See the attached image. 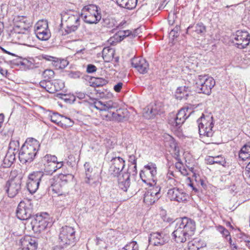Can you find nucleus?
Masks as SVG:
<instances>
[{"label":"nucleus","mask_w":250,"mask_h":250,"mask_svg":"<svg viewBox=\"0 0 250 250\" xmlns=\"http://www.w3.org/2000/svg\"><path fill=\"white\" fill-rule=\"evenodd\" d=\"M45 90L50 93H54V90L53 88V81H51L50 80H48V83L46 85V88Z\"/></svg>","instance_id":"52"},{"label":"nucleus","mask_w":250,"mask_h":250,"mask_svg":"<svg viewBox=\"0 0 250 250\" xmlns=\"http://www.w3.org/2000/svg\"><path fill=\"white\" fill-rule=\"evenodd\" d=\"M35 33L39 40L42 41L48 40L51 37V33L48 29L47 21H39L35 26Z\"/></svg>","instance_id":"10"},{"label":"nucleus","mask_w":250,"mask_h":250,"mask_svg":"<svg viewBox=\"0 0 250 250\" xmlns=\"http://www.w3.org/2000/svg\"><path fill=\"white\" fill-rule=\"evenodd\" d=\"M185 121L184 120H182L181 118L174 117V118H171L169 119L168 123L173 127L179 128L181 126Z\"/></svg>","instance_id":"35"},{"label":"nucleus","mask_w":250,"mask_h":250,"mask_svg":"<svg viewBox=\"0 0 250 250\" xmlns=\"http://www.w3.org/2000/svg\"><path fill=\"white\" fill-rule=\"evenodd\" d=\"M163 112L162 104L157 102L154 104H150L149 105L144 108L143 116L149 119L154 117L155 115L161 114Z\"/></svg>","instance_id":"13"},{"label":"nucleus","mask_w":250,"mask_h":250,"mask_svg":"<svg viewBox=\"0 0 250 250\" xmlns=\"http://www.w3.org/2000/svg\"><path fill=\"white\" fill-rule=\"evenodd\" d=\"M207 163L210 165L217 164L220 165L224 166L226 163L225 159L221 155H218L215 157H209L207 159Z\"/></svg>","instance_id":"31"},{"label":"nucleus","mask_w":250,"mask_h":250,"mask_svg":"<svg viewBox=\"0 0 250 250\" xmlns=\"http://www.w3.org/2000/svg\"><path fill=\"white\" fill-rule=\"evenodd\" d=\"M40 147L39 142L33 138L26 139L19 153V159L22 164L30 163L35 158Z\"/></svg>","instance_id":"2"},{"label":"nucleus","mask_w":250,"mask_h":250,"mask_svg":"<svg viewBox=\"0 0 250 250\" xmlns=\"http://www.w3.org/2000/svg\"><path fill=\"white\" fill-rule=\"evenodd\" d=\"M194 31L198 34L203 33L206 31V27L203 23H198L194 26Z\"/></svg>","instance_id":"45"},{"label":"nucleus","mask_w":250,"mask_h":250,"mask_svg":"<svg viewBox=\"0 0 250 250\" xmlns=\"http://www.w3.org/2000/svg\"><path fill=\"white\" fill-rule=\"evenodd\" d=\"M68 64V62L66 61L62 60L61 61H59L58 60V62H56L55 65L56 66H58L60 68H63L65 67Z\"/></svg>","instance_id":"56"},{"label":"nucleus","mask_w":250,"mask_h":250,"mask_svg":"<svg viewBox=\"0 0 250 250\" xmlns=\"http://www.w3.org/2000/svg\"><path fill=\"white\" fill-rule=\"evenodd\" d=\"M118 35L120 41L124 40L127 37H131V38H132L135 36V34L132 33V31L129 30L120 31L118 32Z\"/></svg>","instance_id":"41"},{"label":"nucleus","mask_w":250,"mask_h":250,"mask_svg":"<svg viewBox=\"0 0 250 250\" xmlns=\"http://www.w3.org/2000/svg\"><path fill=\"white\" fill-rule=\"evenodd\" d=\"M123 85V84L122 83H118L117 84L114 85V90L117 92H120L121 88H122Z\"/></svg>","instance_id":"60"},{"label":"nucleus","mask_w":250,"mask_h":250,"mask_svg":"<svg viewBox=\"0 0 250 250\" xmlns=\"http://www.w3.org/2000/svg\"><path fill=\"white\" fill-rule=\"evenodd\" d=\"M195 230V222L185 217L177 220L175 229L172 235L177 243H185L194 235Z\"/></svg>","instance_id":"1"},{"label":"nucleus","mask_w":250,"mask_h":250,"mask_svg":"<svg viewBox=\"0 0 250 250\" xmlns=\"http://www.w3.org/2000/svg\"><path fill=\"white\" fill-rule=\"evenodd\" d=\"M167 196L171 201L182 202L187 200L188 195L182 189L172 188L168 190Z\"/></svg>","instance_id":"17"},{"label":"nucleus","mask_w":250,"mask_h":250,"mask_svg":"<svg viewBox=\"0 0 250 250\" xmlns=\"http://www.w3.org/2000/svg\"><path fill=\"white\" fill-rule=\"evenodd\" d=\"M62 118H63V116L57 113H54L50 115V120L51 122L62 127L63 124L62 123Z\"/></svg>","instance_id":"37"},{"label":"nucleus","mask_w":250,"mask_h":250,"mask_svg":"<svg viewBox=\"0 0 250 250\" xmlns=\"http://www.w3.org/2000/svg\"><path fill=\"white\" fill-rule=\"evenodd\" d=\"M43 58L47 61H52L54 62V65H55L56 62H58V59L51 56L45 55L43 56Z\"/></svg>","instance_id":"57"},{"label":"nucleus","mask_w":250,"mask_h":250,"mask_svg":"<svg viewBox=\"0 0 250 250\" xmlns=\"http://www.w3.org/2000/svg\"><path fill=\"white\" fill-rule=\"evenodd\" d=\"M169 237L163 232H156L149 235L148 242L149 245L162 246L168 241Z\"/></svg>","instance_id":"15"},{"label":"nucleus","mask_w":250,"mask_h":250,"mask_svg":"<svg viewBox=\"0 0 250 250\" xmlns=\"http://www.w3.org/2000/svg\"><path fill=\"white\" fill-rule=\"evenodd\" d=\"M157 167L153 163L145 165L140 173L143 182L150 186L157 185Z\"/></svg>","instance_id":"3"},{"label":"nucleus","mask_w":250,"mask_h":250,"mask_svg":"<svg viewBox=\"0 0 250 250\" xmlns=\"http://www.w3.org/2000/svg\"><path fill=\"white\" fill-rule=\"evenodd\" d=\"M16 159V154L14 152L13 155L7 154L3 160L4 167H10L13 164L14 161Z\"/></svg>","instance_id":"36"},{"label":"nucleus","mask_w":250,"mask_h":250,"mask_svg":"<svg viewBox=\"0 0 250 250\" xmlns=\"http://www.w3.org/2000/svg\"><path fill=\"white\" fill-rule=\"evenodd\" d=\"M117 4L127 9H132L137 4V0H116Z\"/></svg>","instance_id":"28"},{"label":"nucleus","mask_w":250,"mask_h":250,"mask_svg":"<svg viewBox=\"0 0 250 250\" xmlns=\"http://www.w3.org/2000/svg\"><path fill=\"white\" fill-rule=\"evenodd\" d=\"M31 24L30 19L27 17H17V32L19 31H29Z\"/></svg>","instance_id":"21"},{"label":"nucleus","mask_w":250,"mask_h":250,"mask_svg":"<svg viewBox=\"0 0 250 250\" xmlns=\"http://www.w3.org/2000/svg\"><path fill=\"white\" fill-rule=\"evenodd\" d=\"M80 15L85 22L89 24L97 23L102 17L97 6L92 4L83 7Z\"/></svg>","instance_id":"6"},{"label":"nucleus","mask_w":250,"mask_h":250,"mask_svg":"<svg viewBox=\"0 0 250 250\" xmlns=\"http://www.w3.org/2000/svg\"><path fill=\"white\" fill-rule=\"evenodd\" d=\"M103 119L106 120H113L112 116V113L108 112L107 113H103L102 115Z\"/></svg>","instance_id":"59"},{"label":"nucleus","mask_w":250,"mask_h":250,"mask_svg":"<svg viewBox=\"0 0 250 250\" xmlns=\"http://www.w3.org/2000/svg\"><path fill=\"white\" fill-rule=\"evenodd\" d=\"M97 70L96 67L92 64L87 65L86 68V72L88 73H92L95 72Z\"/></svg>","instance_id":"58"},{"label":"nucleus","mask_w":250,"mask_h":250,"mask_svg":"<svg viewBox=\"0 0 250 250\" xmlns=\"http://www.w3.org/2000/svg\"><path fill=\"white\" fill-rule=\"evenodd\" d=\"M108 81L102 78H93L91 79L90 85L93 87L102 86L107 83Z\"/></svg>","instance_id":"33"},{"label":"nucleus","mask_w":250,"mask_h":250,"mask_svg":"<svg viewBox=\"0 0 250 250\" xmlns=\"http://www.w3.org/2000/svg\"><path fill=\"white\" fill-rule=\"evenodd\" d=\"M17 39L18 42L17 43L24 45H29L32 41L29 31H19L17 32Z\"/></svg>","instance_id":"22"},{"label":"nucleus","mask_w":250,"mask_h":250,"mask_svg":"<svg viewBox=\"0 0 250 250\" xmlns=\"http://www.w3.org/2000/svg\"><path fill=\"white\" fill-rule=\"evenodd\" d=\"M111 163L109 172L113 176H116L123 169L125 166V161L121 157H115L111 159Z\"/></svg>","instance_id":"16"},{"label":"nucleus","mask_w":250,"mask_h":250,"mask_svg":"<svg viewBox=\"0 0 250 250\" xmlns=\"http://www.w3.org/2000/svg\"><path fill=\"white\" fill-rule=\"evenodd\" d=\"M60 179L62 181V182H64V183H66L69 180H70L71 179H72V176L71 174H61L60 176Z\"/></svg>","instance_id":"53"},{"label":"nucleus","mask_w":250,"mask_h":250,"mask_svg":"<svg viewBox=\"0 0 250 250\" xmlns=\"http://www.w3.org/2000/svg\"><path fill=\"white\" fill-rule=\"evenodd\" d=\"M130 171L125 173L122 177L119 179V187L124 191H126L130 186Z\"/></svg>","instance_id":"25"},{"label":"nucleus","mask_w":250,"mask_h":250,"mask_svg":"<svg viewBox=\"0 0 250 250\" xmlns=\"http://www.w3.org/2000/svg\"><path fill=\"white\" fill-rule=\"evenodd\" d=\"M101 104H102V101L95 100L91 104V106L101 111Z\"/></svg>","instance_id":"54"},{"label":"nucleus","mask_w":250,"mask_h":250,"mask_svg":"<svg viewBox=\"0 0 250 250\" xmlns=\"http://www.w3.org/2000/svg\"><path fill=\"white\" fill-rule=\"evenodd\" d=\"M54 72L51 69H46L44 71L43 76L45 80H49L54 76Z\"/></svg>","instance_id":"47"},{"label":"nucleus","mask_w":250,"mask_h":250,"mask_svg":"<svg viewBox=\"0 0 250 250\" xmlns=\"http://www.w3.org/2000/svg\"><path fill=\"white\" fill-rule=\"evenodd\" d=\"M190 87L188 86H181L178 87L176 91L175 96L177 99L187 100L191 94Z\"/></svg>","instance_id":"24"},{"label":"nucleus","mask_w":250,"mask_h":250,"mask_svg":"<svg viewBox=\"0 0 250 250\" xmlns=\"http://www.w3.org/2000/svg\"><path fill=\"white\" fill-rule=\"evenodd\" d=\"M239 157L243 161L250 158V142L245 144L239 152Z\"/></svg>","instance_id":"29"},{"label":"nucleus","mask_w":250,"mask_h":250,"mask_svg":"<svg viewBox=\"0 0 250 250\" xmlns=\"http://www.w3.org/2000/svg\"><path fill=\"white\" fill-rule=\"evenodd\" d=\"M19 241L18 244L19 246L18 248L21 250H36L38 243L37 240L35 238H31L29 236H19L17 237V241Z\"/></svg>","instance_id":"11"},{"label":"nucleus","mask_w":250,"mask_h":250,"mask_svg":"<svg viewBox=\"0 0 250 250\" xmlns=\"http://www.w3.org/2000/svg\"><path fill=\"white\" fill-rule=\"evenodd\" d=\"M188 250H198L192 241L189 242L188 243Z\"/></svg>","instance_id":"61"},{"label":"nucleus","mask_w":250,"mask_h":250,"mask_svg":"<svg viewBox=\"0 0 250 250\" xmlns=\"http://www.w3.org/2000/svg\"><path fill=\"white\" fill-rule=\"evenodd\" d=\"M48 83V80H44L42 81L40 83V85L43 88L45 89L46 88V85Z\"/></svg>","instance_id":"62"},{"label":"nucleus","mask_w":250,"mask_h":250,"mask_svg":"<svg viewBox=\"0 0 250 250\" xmlns=\"http://www.w3.org/2000/svg\"><path fill=\"white\" fill-rule=\"evenodd\" d=\"M44 171L42 172L44 174V177L47 179L48 176L51 175L56 171L55 162L51 163H44Z\"/></svg>","instance_id":"30"},{"label":"nucleus","mask_w":250,"mask_h":250,"mask_svg":"<svg viewBox=\"0 0 250 250\" xmlns=\"http://www.w3.org/2000/svg\"><path fill=\"white\" fill-rule=\"evenodd\" d=\"M153 187L147 190L144 194V202L147 205H151L161 196V188L159 185Z\"/></svg>","instance_id":"12"},{"label":"nucleus","mask_w":250,"mask_h":250,"mask_svg":"<svg viewBox=\"0 0 250 250\" xmlns=\"http://www.w3.org/2000/svg\"><path fill=\"white\" fill-rule=\"evenodd\" d=\"M192 241L198 250L200 248H203L205 246V244L198 238L194 239Z\"/></svg>","instance_id":"49"},{"label":"nucleus","mask_w":250,"mask_h":250,"mask_svg":"<svg viewBox=\"0 0 250 250\" xmlns=\"http://www.w3.org/2000/svg\"><path fill=\"white\" fill-rule=\"evenodd\" d=\"M167 186L169 185L172 188H174V187L176 186L177 181L174 178H171L169 176L167 177Z\"/></svg>","instance_id":"51"},{"label":"nucleus","mask_w":250,"mask_h":250,"mask_svg":"<svg viewBox=\"0 0 250 250\" xmlns=\"http://www.w3.org/2000/svg\"><path fill=\"white\" fill-rule=\"evenodd\" d=\"M107 53H109V55L113 56V51L112 49L108 48H104L103 50L102 54L103 57L104 59L106 57V54Z\"/></svg>","instance_id":"55"},{"label":"nucleus","mask_w":250,"mask_h":250,"mask_svg":"<svg viewBox=\"0 0 250 250\" xmlns=\"http://www.w3.org/2000/svg\"><path fill=\"white\" fill-rule=\"evenodd\" d=\"M45 179H46L42 171H35L29 174L27 183L29 191L32 194L34 193L38 189L41 181Z\"/></svg>","instance_id":"9"},{"label":"nucleus","mask_w":250,"mask_h":250,"mask_svg":"<svg viewBox=\"0 0 250 250\" xmlns=\"http://www.w3.org/2000/svg\"><path fill=\"white\" fill-rule=\"evenodd\" d=\"M128 113L126 109L119 108L116 112L112 113V119L118 122L122 121L127 117Z\"/></svg>","instance_id":"26"},{"label":"nucleus","mask_w":250,"mask_h":250,"mask_svg":"<svg viewBox=\"0 0 250 250\" xmlns=\"http://www.w3.org/2000/svg\"><path fill=\"white\" fill-rule=\"evenodd\" d=\"M48 224L47 219L41 214H37L31 221L33 230L39 232L46 229Z\"/></svg>","instance_id":"18"},{"label":"nucleus","mask_w":250,"mask_h":250,"mask_svg":"<svg viewBox=\"0 0 250 250\" xmlns=\"http://www.w3.org/2000/svg\"><path fill=\"white\" fill-rule=\"evenodd\" d=\"M122 250H139V246L136 241H132L126 244Z\"/></svg>","instance_id":"42"},{"label":"nucleus","mask_w":250,"mask_h":250,"mask_svg":"<svg viewBox=\"0 0 250 250\" xmlns=\"http://www.w3.org/2000/svg\"><path fill=\"white\" fill-rule=\"evenodd\" d=\"M200 135L211 137L213 135L212 128L214 125L213 117L209 114L207 115L202 114L197 120Z\"/></svg>","instance_id":"7"},{"label":"nucleus","mask_w":250,"mask_h":250,"mask_svg":"<svg viewBox=\"0 0 250 250\" xmlns=\"http://www.w3.org/2000/svg\"><path fill=\"white\" fill-rule=\"evenodd\" d=\"M53 180H49V184H51L50 190H51L54 193L57 194L59 196H62L63 194H62L61 184L59 182L52 184Z\"/></svg>","instance_id":"32"},{"label":"nucleus","mask_w":250,"mask_h":250,"mask_svg":"<svg viewBox=\"0 0 250 250\" xmlns=\"http://www.w3.org/2000/svg\"><path fill=\"white\" fill-rule=\"evenodd\" d=\"M188 108H183L181 109L177 114H176V117L182 119V120H184V121H186V120L188 118V116H187V113L186 112L188 111Z\"/></svg>","instance_id":"44"},{"label":"nucleus","mask_w":250,"mask_h":250,"mask_svg":"<svg viewBox=\"0 0 250 250\" xmlns=\"http://www.w3.org/2000/svg\"><path fill=\"white\" fill-rule=\"evenodd\" d=\"M102 104H101V111H108V110L116 108L117 106L116 103L113 102L112 100H109L107 101H102Z\"/></svg>","instance_id":"34"},{"label":"nucleus","mask_w":250,"mask_h":250,"mask_svg":"<svg viewBox=\"0 0 250 250\" xmlns=\"http://www.w3.org/2000/svg\"><path fill=\"white\" fill-rule=\"evenodd\" d=\"M77 240L76 231L73 228L65 226L60 229L58 242L61 246H73Z\"/></svg>","instance_id":"4"},{"label":"nucleus","mask_w":250,"mask_h":250,"mask_svg":"<svg viewBox=\"0 0 250 250\" xmlns=\"http://www.w3.org/2000/svg\"><path fill=\"white\" fill-rule=\"evenodd\" d=\"M129 162L131 163L132 166H130L128 169V171L129 172L130 169H132V175H135L137 174V167H136V160L135 157L133 155L130 156Z\"/></svg>","instance_id":"40"},{"label":"nucleus","mask_w":250,"mask_h":250,"mask_svg":"<svg viewBox=\"0 0 250 250\" xmlns=\"http://www.w3.org/2000/svg\"><path fill=\"white\" fill-rule=\"evenodd\" d=\"M14 172L12 171L10 175L11 178L7 182L6 185V188H7L6 189V192L8 196L10 198H13L16 196L15 192H10V190L12 189L13 188H14L15 186V183L14 181L15 176H14Z\"/></svg>","instance_id":"27"},{"label":"nucleus","mask_w":250,"mask_h":250,"mask_svg":"<svg viewBox=\"0 0 250 250\" xmlns=\"http://www.w3.org/2000/svg\"><path fill=\"white\" fill-rule=\"evenodd\" d=\"M132 66L135 68L140 73L146 74L149 69V64L143 58L135 57L131 60Z\"/></svg>","instance_id":"19"},{"label":"nucleus","mask_w":250,"mask_h":250,"mask_svg":"<svg viewBox=\"0 0 250 250\" xmlns=\"http://www.w3.org/2000/svg\"><path fill=\"white\" fill-rule=\"evenodd\" d=\"M56 169V170L58 169L61 168L63 166L62 162H58L57 161L55 162Z\"/></svg>","instance_id":"63"},{"label":"nucleus","mask_w":250,"mask_h":250,"mask_svg":"<svg viewBox=\"0 0 250 250\" xmlns=\"http://www.w3.org/2000/svg\"><path fill=\"white\" fill-rule=\"evenodd\" d=\"M237 47L240 49L246 47L250 42V34L246 31L238 30L234 35Z\"/></svg>","instance_id":"14"},{"label":"nucleus","mask_w":250,"mask_h":250,"mask_svg":"<svg viewBox=\"0 0 250 250\" xmlns=\"http://www.w3.org/2000/svg\"><path fill=\"white\" fill-rule=\"evenodd\" d=\"M54 93L62 90L64 88V83L61 80H54L53 81Z\"/></svg>","instance_id":"39"},{"label":"nucleus","mask_w":250,"mask_h":250,"mask_svg":"<svg viewBox=\"0 0 250 250\" xmlns=\"http://www.w3.org/2000/svg\"><path fill=\"white\" fill-rule=\"evenodd\" d=\"M57 160V158L55 155H51L47 154L44 156L42 158V161L44 163H51L56 162Z\"/></svg>","instance_id":"43"},{"label":"nucleus","mask_w":250,"mask_h":250,"mask_svg":"<svg viewBox=\"0 0 250 250\" xmlns=\"http://www.w3.org/2000/svg\"><path fill=\"white\" fill-rule=\"evenodd\" d=\"M70 77L73 78H77L79 77V73L77 72H72L69 74Z\"/></svg>","instance_id":"64"},{"label":"nucleus","mask_w":250,"mask_h":250,"mask_svg":"<svg viewBox=\"0 0 250 250\" xmlns=\"http://www.w3.org/2000/svg\"><path fill=\"white\" fill-rule=\"evenodd\" d=\"M195 82L196 91L207 95L210 94L211 89L215 84L213 78L207 75L197 76L195 78Z\"/></svg>","instance_id":"5"},{"label":"nucleus","mask_w":250,"mask_h":250,"mask_svg":"<svg viewBox=\"0 0 250 250\" xmlns=\"http://www.w3.org/2000/svg\"><path fill=\"white\" fill-rule=\"evenodd\" d=\"M62 123L63 124V126L65 127L72 126L74 124V122L70 118L64 116L62 118Z\"/></svg>","instance_id":"46"},{"label":"nucleus","mask_w":250,"mask_h":250,"mask_svg":"<svg viewBox=\"0 0 250 250\" xmlns=\"http://www.w3.org/2000/svg\"><path fill=\"white\" fill-rule=\"evenodd\" d=\"M84 167L85 169V175L86 180H85V182L87 184H91L92 182H91V175L90 174L92 171V168L90 166L89 163L86 162L84 165ZM94 182H92L94 183Z\"/></svg>","instance_id":"38"},{"label":"nucleus","mask_w":250,"mask_h":250,"mask_svg":"<svg viewBox=\"0 0 250 250\" xmlns=\"http://www.w3.org/2000/svg\"><path fill=\"white\" fill-rule=\"evenodd\" d=\"M30 209L26 206L24 202L21 201L17 208V218L20 220H26L31 216Z\"/></svg>","instance_id":"20"},{"label":"nucleus","mask_w":250,"mask_h":250,"mask_svg":"<svg viewBox=\"0 0 250 250\" xmlns=\"http://www.w3.org/2000/svg\"><path fill=\"white\" fill-rule=\"evenodd\" d=\"M218 230L220 232L223 236H224L227 239H228L230 236V233L228 229L222 226H220L218 229Z\"/></svg>","instance_id":"48"},{"label":"nucleus","mask_w":250,"mask_h":250,"mask_svg":"<svg viewBox=\"0 0 250 250\" xmlns=\"http://www.w3.org/2000/svg\"><path fill=\"white\" fill-rule=\"evenodd\" d=\"M62 21H65L67 33L76 31L80 25V15L64 13L62 15Z\"/></svg>","instance_id":"8"},{"label":"nucleus","mask_w":250,"mask_h":250,"mask_svg":"<svg viewBox=\"0 0 250 250\" xmlns=\"http://www.w3.org/2000/svg\"><path fill=\"white\" fill-rule=\"evenodd\" d=\"M33 62L26 58H23L17 55V70H26L32 68Z\"/></svg>","instance_id":"23"},{"label":"nucleus","mask_w":250,"mask_h":250,"mask_svg":"<svg viewBox=\"0 0 250 250\" xmlns=\"http://www.w3.org/2000/svg\"><path fill=\"white\" fill-rule=\"evenodd\" d=\"M75 96L72 97L73 99H70L72 101V103H74L75 101L76 100V97H77L79 99H83L85 98L86 94L82 92H76L75 93Z\"/></svg>","instance_id":"50"}]
</instances>
